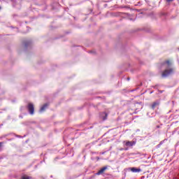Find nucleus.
<instances>
[{
    "label": "nucleus",
    "mask_w": 179,
    "mask_h": 179,
    "mask_svg": "<svg viewBox=\"0 0 179 179\" xmlns=\"http://www.w3.org/2000/svg\"><path fill=\"white\" fill-rule=\"evenodd\" d=\"M103 114H104V115H105V117H103V120H107V113H103Z\"/></svg>",
    "instance_id": "nucleus-9"
},
{
    "label": "nucleus",
    "mask_w": 179,
    "mask_h": 179,
    "mask_svg": "<svg viewBox=\"0 0 179 179\" xmlns=\"http://www.w3.org/2000/svg\"><path fill=\"white\" fill-rule=\"evenodd\" d=\"M172 65L173 62L171 60H165L160 64V69H165L162 73V78H167L169 75L174 73V68L171 67Z\"/></svg>",
    "instance_id": "nucleus-1"
},
{
    "label": "nucleus",
    "mask_w": 179,
    "mask_h": 179,
    "mask_svg": "<svg viewBox=\"0 0 179 179\" xmlns=\"http://www.w3.org/2000/svg\"><path fill=\"white\" fill-rule=\"evenodd\" d=\"M0 9H1V7H0Z\"/></svg>",
    "instance_id": "nucleus-13"
},
{
    "label": "nucleus",
    "mask_w": 179,
    "mask_h": 179,
    "mask_svg": "<svg viewBox=\"0 0 179 179\" xmlns=\"http://www.w3.org/2000/svg\"><path fill=\"white\" fill-rule=\"evenodd\" d=\"M157 106H159V102L155 101L152 105V108L154 110V108H156Z\"/></svg>",
    "instance_id": "nucleus-7"
},
{
    "label": "nucleus",
    "mask_w": 179,
    "mask_h": 179,
    "mask_svg": "<svg viewBox=\"0 0 179 179\" xmlns=\"http://www.w3.org/2000/svg\"><path fill=\"white\" fill-rule=\"evenodd\" d=\"M47 107H48V103H45L40 109V112L43 113V111H44Z\"/></svg>",
    "instance_id": "nucleus-6"
},
{
    "label": "nucleus",
    "mask_w": 179,
    "mask_h": 179,
    "mask_svg": "<svg viewBox=\"0 0 179 179\" xmlns=\"http://www.w3.org/2000/svg\"><path fill=\"white\" fill-rule=\"evenodd\" d=\"M136 144V141H127L125 143L126 146H134Z\"/></svg>",
    "instance_id": "nucleus-4"
},
{
    "label": "nucleus",
    "mask_w": 179,
    "mask_h": 179,
    "mask_svg": "<svg viewBox=\"0 0 179 179\" xmlns=\"http://www.w3.org/2000/svg\"><path fill=\"white\" fill-rule=\"evenodd\" d=\"M27 110L29 114H31V115H33V114H34V105L31 103H28Z\"/></svg>",
    "instance_id": "nucleus-2"
},
{
    "label": "nucleus",
    "mask_w": 179,
    "mask_h": 179,
    "mask_svg": "<svg viewBox=\"0 0 179 179\" xmlns=\"http://www.w3.org/2000/svg\"><path fill=\"white\" fill-rule=\"evenodd\" d=\"M173 0H166L168 2H173Z\"/></svg>",
    "instance_id": "nucleus-10"
},
{
    "label": "nucleus",
    "mask_w": 179,
    "mask_h": 179,
    "mask_svg": "<svg viewBox=\"0 0 179 179\" xmlns=\"http://www.w3.org/2000/svg\"><path fill=\"white\" fill-rule=\"evenodd\" d=\"M127 80H129V78H127Z\"/></svg>",
    "instance_id": "nucleus-12"
},
{
    "label": "nucleus",
    "mask_w": 179,
    "mask_h": 179,
    "mask_svg": "<svg viewBox=\"0 0 179 179\" xmlns=\"http://www.w3.org/2000/svg\"><path fill=\"white\" fill-rule=\"evenodd\" d=\"M21 179H30V177L28 176L24 175L22 176Z\"/></svg>",
    "instance_id": "nucleus-8"
},
{
    "label": "nucleus",
    "mask_w": 179,
    "mask_h": 179,
    "mask_svg": "<svg viewBox=\"0 0 179 179\" xmlns=\"http://www.w3.org/2000/svg\"><path fill=\"white\" fill-rule=\"evenodd\" d=\"M131 171H132V173H141V169H138V168H131Z\"/></svg>",
    "instance_id": "nucleus-5"
},
{
    "label": "nucleus",
    "mask_w": 179,
    "mask_h": 179,
    "mask_svg": "<svg viewBox=\"0 0 179 179\" xmlns=\"http://www.w3.org/2000/svg\"><path fill=\"white\" fill-rule=\"evenodd\" d=\"M107 170V166H104L102 169H101L98 172L97 175L100 176V174H103Z\"/></svg>",
    "instance_id": "nucleus-3"
},
{
    "label": "nucleus",
    "mask_w": 179,
    "mask_h": 179,
    "mask_svg": "<svg viewBox=\"0 0 179 179\" xmlns=\"http://www.w3.org/2000/svg\"><path fill=\"white\" fill-rule=\"evenodd\" d=\"M0 148H2V142H0Z\"/></svg>",
    "instance_id": "nucleus-11"
}]
</instances>
